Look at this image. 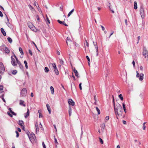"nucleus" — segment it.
<instances>
[{
    "mask_svg": "<svg viewBox=\"0 0 148 148\" xmlns=\"http://www.w3.org/2000/svg\"><path fill=\"white\" fill-rule=\"evenodd\" d=\"M115 113L116 116V118L118 119L117 116H121L123 112L121 106L119 103H116L115 106H114Z\"/></svg>",
    "mask_w": 148,
    "mask_h": 148,
    "instance_id": "1",
    "label": "nucleus"
},
{
    "mask_svg": "<svg viewBox=\"0 0 148 148\" xmlns=\"http://www.w3.org/2000/svg\"><path fill=\"white\" fill-rule=\"evenodd\" d=\"M11 63L14 66H16L19 61L18 58L14 54V56H12L11 57Z\"/></svg>",
    "mask_w": 148,
    "mask_h": 148,
    "instance_id": "2",
    "label": "nucleus"
},
{
    "mask_svg": "<svg viewBox=\"0 0 148 148\" xmlns=\"http://www.w3.org/2000/svg\"><path fill=\"white\" fill-rule=\"evenodd\" d=\"M143 54L145 58H146L148 56V52L145 47H143Z\"/></svg>",
    "mask_w": 148,
    "mask_h": 148,
    "instance_id": "3",
    "label": "nucleus"
},
{
    "mask_svg": "<svg viewBox=\"0 0 148 148\" xmlns=\"http://www.w3.org/2000/svg\"><path fill=\"white\" fill-rule=\"evenodd\" d=\"M0 69L1 71H0V74H2L5 71L4 66L2 62H0Z\"/></svg>",
    "mask_w": 148,
    "mask_h": 148,
    "instance_id": "4",
    "label": "nucleus"
},
{
    "mask_svg": "<svg viewBox=\"0 0 148 148\" xmlns=\"http://www.w3.org/2000/svg\"><path fill=\"white\" fill-rule=\"evenodd\" d=\"M136 77H138L140 81L142 80L143 79V74L141 73L140 74L138 71H136Z\"/></svg>",
    "mask_w": 148,
    "mask_h": 148,
    "instance_id": "5",
    "label": "nucleus"
},
{
    "mask_svg": "<svg viewBox=\"0 0 148 148\" xmlns=\"http://www.w3.org/2000/svg\"><path fill=\"white\" fill-rule=\"evenodd\" d=\"M143 7L142 6L140 8V14L142 18H143L144 17V10Z\"/></svg>",
    "mask_w": 148,
    "mask_h": 148,
    "instance_id": "6",
    "label": "nucleus"
},
{
    "mask_svg": "<svg viewBox=\"0 0 148 148\" xmlns=\"http://www.w3.org/2000/svg\"><path fill=\"white\" fill-rule=\"evenodd\" d=\"M27 90L26 88H23L21 90V95L22 97H24L25 95V94L27 93Z\"/></svg>",
    "mask_w": 148,
    "mask_h": 148,
    "instance_id": "7",
    "label": "nucleus"
},
{
    "mask_svg": "<svg viewBox=\"0 0 148 148\" xmlns=\"http://www.w3.org/2000/svg\"><path fill=\"white\" fill-rule=\"evenodd\" d=\"M68 102L69 105L74 106L75 105L74 102L72 99H69Z\"/></svg>",
    "mask_w": 148,
    "mask_h": 148,
    "instance_id": "8",
    "label": "nucleus"
},
{
    "mask_svg": "<svg viewBox=\"0 0 148 148\" xmlns=\"http://www.w3.org/2000/svg\"><path fill=\"white\" fill-rule=\"evenodd\" d=\"M94 45L95 47V48L96 50V52H97V56H98V47H97V43H96L95 44L94 42H93Z\"/></svg>",
    "mask_w": 148,
    "mask_h": 148,
    "instance_id": "9",
    "label": "nucleus"
},
{
    "mask_svg": "<svg viewBox=\"0 0 148 148\" xmlns=\"http://www.w3.org/2000/svg\"><path fill=\"white\" fill-rule=\"evenodd\" d=\"M71 89L73 93V92H75L76 91V88L75 84H74L73 86L71 84Z\"/></svg>",
    "mask_w": 148,
    "mask_h": 148,
    "instance_id": "10",
    "label": "nucleus"
},
{
    "mask_svg": "<svg viewBox=\"0 0 148 148\" xmlns=\"http://www.w3.org/2000/svg\"><path fill=\"white\" fill-rule=\"evenodd\" d=\"M28 25L29 27L30 28V29L32 30H33L34 29V27H33V25L30 22H29L28 23Z\"/></svg>",
    "mask_w": 148,
    "mask_h": 148,
    "instance_id": "11",
    "label": "nucleus"
},
{
    "mask_svg": "<svg viewBox=\"0 0 148 148\" xmlns=\"http://www.w3.org/2000/svg\"><path fill=\"white\" fill-rule=\"evenodd\" d=\"M3 46L5 47V53L7 54L9 53L10 52L9 49L7 47H5V46Z\"/></svg>",
    "mask_w": 148,
    "mask_h": 148,
    "instance_id": "12",
    "label": "nucleus"
},
{
    "mask_svg": "<svg viewBox=\"0 0 148 148\" xmlns=\"http://www.w3.org/2000/svg\"><path fill=\"white\" fill-rule=\"evenodd\" d=\"M1 31L4 36H6V33L3 28H1Z\"/></svg>",
    "mask_w": 148,
    "mask_h": 148,
    "instance_id": "13",
    "label": "nucleus"
},
{
    "mask_svg": "<svg viewBox=\"0 0 148 148\" xmlns=\"http://www.w3.org/2000/svg\"><path fill=\"white\" fill-rule=\"evenodd\" d=\"M24 101L22 100H20L19 104L20 105L23 106L24 107L25 106V104L24 103Z\"/></svg>",
    "mask_w": 148,
    "mask_h": 148,
    "instance_id": "14",
    "label": "nucleus"
},
{
    "mask_svg": "<svg viewBox=\"0 0 148 148\" xmlns=\"http://www.w3.org/2000/svg\"><path fill=\"white\" fill-rule=\"evenodd\" d=\"M35 127L36 129V132L37 133V131L39 132L38 125L37 123H36L35 124Z\"/></svg>",
    "mask_w": 148,
    "mask_h": 148,
    "instance_id": "15",
    "label": "nucleus"
},
{
    "mask_svg": "<svg viewBox=\"0 0 148 148\" xmlns=\"http://www.w3.org/2000/svg\"><path fill=\"white\" fill-rule=\"evenodd\" d=\"M18 64L20 68L21 69H22V70L23 69V65L21 64V63L19 61V62L18 63Z\"/></svg>",
    "mask_w": 148,
    "mask_h": 148,
    "instance_id": "16",
    "label": "nucleus"
},
{
    "mask_svg": "<svg viewBox=\"0 0 148 148\" xmlns=\"http://www.w3.org/2000/svg\"><path fill=\"white\" fill-rule=\"evenodd\" d=\"M29 109H27V112L26 113V115L25 116V118H27L28 117L29 115Z\"/></svg>",
    "mask_w": 148,
    "mask_h": 148,
    "instance_id": "17",
    "label": "nucleus"
},
{
    "mask_svg": "<svg viewBox=\"0 0 148 148\" xmlns=\"http://www.w3.org/2000/svg\"><path fill=\"white\" fill-rule=\"evenodd\" d=\"M46 106L47 108V109L49 112V114H51V108L48 104H47L46 105Z\"/></svg>",
    "mask_w": 148,
    "mask_h": 148,
    "instance_id": "18",
    "label": "nucleus"
},
{
    "mask_svg": "<svg viewBox=\"0 0 148 148\" xmlns=\"http://www.w3.org/2000/svg\"><path fill=\"white\" fill-rule=\"evenodd\" d=\"M73 72H74L75 74V75L77 77H79L78 76V73L77 71L75 69V68H74L73 69Z\"/></svg>",
    "mask_w": 148,
    "mask_h": 148,
    "instance_id": "19",
    "label": "nucleus"
},
{
    "mask_svg": "<svg viewBox=\"0 0 148 148\" xmlns=\"http://www.w3.org/2000/svg\"><path fill=\"white\" fill-rule=\"evenodd\" d=\"M3 86L2 85H1L0 86V93L3 92Z\"/></svg>",
    "mask_w": 148,
    "mask_h": 148,
    "instance_id": "20",
    "label": "nucleus"
},
{
    "mask_svg": "<svg viewBox=\"0 0 148 148\" xmlns=\"http://www.w3.org/2000/svg\"><path fill=\"white\" fill-rule=\"evenodd\" d=\"M9 110L10 111V112L14 116H16V113L12 111V109L11 108H9Z\"/></svg>",
    "mask_w": 148,
    "mask_h": 148,
    "instance_id": "21",
    "label": "nucleus"
},
{
    "mask_svg": "<svg viewBox=\"0 0 148 148\" xmlns=\"http://www.w3.org/2000/svg\"><path fill=\"white\" fill-rule=\"evenodd\" d=\"M105 127V124L103 123L101 124V130L102 131H103L104 130Z\"/></svg>",
    "mask_w": 148,
    "mask_h": 148,
    "instance_id": "22",
    "label": "nucleus"
},
{
    "mask_svg": "<svg viewBox=\"0 0 148 148\" xmlns=\"http://www.w3.org/2000/svg\"><path fill=\"white\" fill-rule=\"evenodd\" d=\"M50 89L51 90V94L53 95L54 92V89L53 87L52 86H51L50 87Z\"/></svg>",
    "mask_w": 148,
    "mask_h": 148,
    "instance_id": "23",
    "label": "nucleus"
},
{
    "mask_svg": "<svg viewBox=\"0 0 148 148\" xmlns=\"http://www.w3.org/2000/svg\"><path fill=\"white\" fill-rule=\"evenodd\" d=\"M19 124L21 127L24 125V123L22 121H19Z\"/></svg>",
    "mask_w": 148,
    "mask_h": 148,
    "instance_id": "24",
    "label": "nucleus"
},
{
    "mask_svg": "<svg viewBox=\"0 0 148 148\" xmlns=\"http://www.w3.org/2000/svg\"><path fill=\"white\" fill-rule=\"evenodd\" d=\"M134 7L135 10L137 8V4L136 1H134Z\"/></svg>",
    "mask_w": 148,
    "mask_h": 148,
    "instance_id": "25",
    "label": "nucleus"
},
{
    "mask_svg": "<svg viewBox=\"0 0 148 148\" xmlns=\"http://www.w3.org/2000/svg\"><path fill=\"white\" fill-rule=\"evenodd\" d=\"M69 116H71L72 113V109L70 107H69Z\"/></svg>",
    "mask_w": 148,
    "mask_h": 148,
    "instance_id": "26",
    "label": "nucleus"
},
{
    "mask_svg": "<svg viewBox=\"0 0 148 148\" xmlns=\"http://www.w3.org/2000/svg\"><path fill=\"white\" fill-rule=\"evenodd\" d=\"M54 71H55V73L57 75H58L59 74V72L58 71L57 69V68H56L55 69H54Z\"/></svg>",
    "mask_w": 148,
    "mask_h": 148,
    "instance_id": "27",
    "label": "nucleus"
},
{
    "mask_svg": "<svg viewBox=\"0 0 148 148\" xmlns=\"http://www.w3.org/2000/svg\"><path fill=\"white\" fill-rule=\"evenodd\" d=\"M74 9H73L68 14V16L69 17L72 13L74 12Z\"/></svg>",
    "mask_w": 148,
    "mask_h": 148,
    "instance_id": "28",
    "label": "nucleus"
},
{
    "mask_svg": "<svg viewBox=\"0 0 148 148\" xmlns=\"http://www.w3.org/2000/svg\"><path fill=\"white\" fill-rule=\"evenodd\" d=\"M19 51L20 52L21 54L22 55H23L24 53L23 51V50H22V48L21 47H19Z\"/></svg>",
    "mask_w": 148,
    "mask_h": 148,
    "instance_id": "29",
    "label": "nucleus"
},
{
    "mask_svg": "<svg viewBox=\"0 0 148 148\" xmlns=\"http://www.w3.org/2000/svg\"><path fill=\"white\" fill-rule=\"evenodd\" d=\"M44 70L45 72L47 73L49 71V69L47 67H45V68Z\"/></svg>",
    "mask_w": 148,
    "mask_h": 148,
    "instance_id": "30",
    "label": "nucleus"
},
{
    "mask_svg": "<svg viewBox=\"0 0 148 148\" xmlns=\"http://www.w3.org/2000/svg\"><path fill=\"white\" fill-rule=\"evenodd\" d=\"M28 7L32 11H34L35 10L34 8L30 5H29Z\"/></svg>",
    "mask_w": 148,
    "mask_h": 148,
    "instance_id": "31",
    "label": "nucleus"
},
{
    "mask_svg": "<svg viewBox=\"0 0 148 148\" xmlns=\"http://www.w3.org/2000/svg\"><path fill=\"white\" fill-rule=\"evenodd\" d=\"M94 99L95 101V102H94V104L96 105L97 104V99L96 97V96H94Z\"/></svg>",
    "mask_w": 148,
    "mask_h": 148,
    "instance_id": "32",
    "label": "nucleus"
},
{
    "mask_svg": "<svg viewBox=\"0 0 148 148\" xmlns=\"http://www.w3.org/2000/svg\"><path fill=\"white\" fill-rule=\"evenodd\" d=\"M24 64H25L26 68L27 69H28V66H27V61L26 60H25L24 61Z\"/></svg>",
    "mask_w": 148,
    "mask_h": 148,
    "instance_id": "33",
    "label": "nucleus"
},
{
    "mask_svg": "<svg viewBox=\"0 0 148 148\" xmlns=\"http://www.w3.org/2000/svg\"><path fill=\"white\" fill-rule=\"evenodd\" d=\"M68 41H69L72 42V41H71V40H70V39L69 38L67 37V40L66 41V43L68 45Z\"/></svg>",
    "mask_w": 148,
    "mask_h": 148,
    "instance_id": "34",
    "label": "nucleus"
},
{
    "mask_svg": "<svg viewBox=\"0 0 148 148\" xmlns=\"http://www.w3.org/2000/svg\"><path fill=\"white\" fill-rule=\"evenodd\" d=\"M8 42L10 43H11L12 42V39L10 37H8Z\"/></svg>",
    "mask_w": 148,
    "mask_h": 148,
    "instance_id": "35",
    "label": "nucleus"
},
{
    "mask_svg": "<svg viewBox=\"0 0 148 148\" xmlns=\"http://www.w3.org/2000/svg\"><path fill=\"white\" fill-rule=\"evenodd\" d=\"M96 109L98 112V113L99 114H100V112L99 109V108L97 107H96Z\"/></svg>",
    "mask_w": 148,
    "mask_h": 148,
    "instance_id": "36",
    "label": "nucleus"
},
{
    "mask_svg": "<svg viewBox=\"0 0 148 148\" xmlns=\"http://www.w3.org/2000/svg\"><path fill=\"white\" fill-rule=\"evenodd\" d=\"M119 97L121 100H123V97L122 96V95L121 94H120L119 96Z\"/></svg>",
    "mask_w": 148,
    "mask_h": 148,
    "instance_id": "37",
    "label": "nucleus"
},
{
    "mask_svg": "<svg viewBox=\"0 0 148 148\" xmlns=\"http://www.w3.org/2000/svg\"><path fill=\"white\" fill-rule=\"evenodd\" d=\"M3 96H4V94H3L2 95H1L0 96V97H1L2 98V99L3 100V101L4 102H5V99L4 98Z\"/></svg>",
    "mask_w": 148,
    "mask_h": 148,
    "instance_id": "38",
    "label": "nucleus"
},
{
    "mask_svg": "<svg viewBox=\"0 0 148 148\" xmlns=\"http://www.w3.org/2000/svg\"><path fill=\"white\" fill-rule=\"evenodd\" d=\"M52 66L53 67V68L54 69H55L56 68H57L56 65L55 63H53L52 64Z\"/></svg>",
    "mask_w": 148,
    "mask_h": 148,
    "instance_id": "39",
    "label": "nucleus"
},
{
    "mask_svg": "<svg viewBox=\"0 0 148 148\" xmlns=\"http://www.w3.org/2000/svg\"><path fill=\"white\" fill-rule=\"evenodd\" d=\"M60 63L61 64H63L64 63V61L62 60V59H59Z\"/></svg>",
    "mask_w": 148,
    "mask_h": 148,
    "instance_id": "40",
    "label": "nucleus"
},
{
    "mask_svg": "<svg viewBox=\"0 0 148 148\" xmlns=\"http://www.w3.org/2000/svg\"><path fill=\"white\" fill-rule=\"evenodd\" d=\"M17 73V71L16 70H13V71L12 72V74H14V75H15Z\"/></svg>",
    "mask_w": 148,
    "mask_h": 148,
    "instance_id": "41",
    "label": "nucleus"
},
{
    "mask_svg": "<svg viewBox=\"0 0 148 148\" xmlns=\"http://www.w3.org/2000/svg\"><path fill=\"white\" fill-rule=\"evenodd\" d=\"M109 118V117L108 116H107L105 118V121H107L108 120Z\"/></svg>",
    "mask_w": 148,
    "mask_h": 148,
    "instance_id": "42",
    "label": "nucleus"
},
{
    "mask_svg": "<svg viewBox=\"0 0 148 148\" xmlns=\"http://www.w3.org/2000/svg\"><path fill=\"white\" fill-rule=\"evenodd\" d=\"M146 123V122H144L143 123V130H145L146 128V126H145V124Z\"/></svg>",
    "mask_w": 148,
    "mask_h": 148,
    "instance_id": "43",
    "label": "nucleus"
},
{
    "mask_svg": "<svg viewBox=\"0 0 148 148\" xmlns=\"http://www.w3.org/2000/svg\"><path fill=\"white\" fill-rule=\"evenodd\" d=\"M99 139L100 141L101 144H103V141L102 139L100 138H99Z\"/></svg>",
    "mask_w": 148,
    "mask_h": 148,
    "instance_id": "44",
    "label": "nucleus"
},
{
    "mask_svg": "<svg viewBox=\"0 0 148 148\" xmlns=\"http://www.w3.org/2000/svg\"><path fill=\"white\" fill-rule=\"evenodd\" d=\"M46 20L48 22L49 24L50 23V21L49 20V18L47 17V16H46Z\"/></svg>",
    "mask_w": 148,
    "mask_h": 148,
    "instance_id": "45",
    "label": "nucleus"
},
{
    "mask_svg": "<svg viewBox=\"0 0 148 148\" xmlns=\"http://www.w3.org/2000/svg\"><path fill=\"white\" fill-rule=\"evenodd\" d=\"M81 85H82V83H80L79 84V88L80 90H82V87Z\"/></svg>",
    "mask_w": 148,
    "mask_h": 148,
    "instance_id": "46",
    "label": "nucleus"
},
{
    "mask_svg": "<svg viewBox=\"0 0 148 148\" xmlns=\"http://www.w3.org/2000/svg\"><path fill=\"white\" fill-rule=\"evenodd\" d=\"M15 132L16 133V137L17 138L18 137V136H19V133H18V132L17 131H15Z\"/></svg>",
    "mask_w": 148,
    "mask_h": 148,
    "instance_id": "47",
    "label": "nucleus"
},
{
    "mask_svg": "<svg viewBox=\"0 0 148 148\" xmlns=\"http://www.w3.org/2000/svg\"><path fill=\"white\" fill-rule=\"evenodd\" d=\"M7 114H8L11 117H12V114H11L9 112H7Z\"/></svg>",
    "mask_w": 148,
    "mask_h": 148,
    "instance_id": "48",
    "label": "nucleus"
},
{
    "mask_svg": "<svg viewBox=\"0 0 148 148\" xmlns=\"http://www.w3.org/2000/svg\"><path fill=\"white\" fill-rule=\"evenodd\" d=\"M29 53L31 55V56L32 55V54H33L32 53V51L31 50L29 49Z\"/></svg>",
    "mask_w": 148,
    "mask_h": 148,
    "instance_id": "49",
    "label": "nucleus"
},
{
    "mask_svg": "<svg viewBox=\"0 0 148 148\" xmlns=\"http://www.w3.org/2000/svg\"><path fill=\"white\" fill-rule=\"evenodd\" d=\"M42 146L43 147V148H46V146L45 145V143L44 142H43L42 143Z\"/></svg>",
    "mask_w": 148,
    "mask_h": 148,
    "instance_id": "50",
    "label": "nucleus"
},
{
    "mask_svg": "<svg viewBox=\"0 0 148 148\" xmlns=\"http://www.w3.org/2000/svg\"><path fill=\"white\" fill-rule=\"evenodd\" d=\"M36 17L38 21H39L40 20V18L38 15H36Z\"/></svg>",
    "mask_w": 148,
    "mask_h": 148,
    "instance_id": "51",
    "label": "nucleus"
},
{
    "mask_svg": "<svg viewBox=\"0 0 148 148\" xmlns=\"http://www.w3.org/2000/svg\"><path fill=\"white\" fill-rule=\"evenodd\" d=\"M58 22L60 24H62L63 22L59 20H58Z\"/></svg>",
    "mask_w": 148,
    "mask_h": 148,
    "instance_id": "52",
    "label": "nucleus"
},
{
    "mask_svg": "<svg viewBox=\"0 0 148 148\" xmlns=\"http://www.w3.org/2000/svg\"><path fill=\"white\" fill-rule=\"evenodd\" d=\"M86 45L87 47H89V45L88 43L87 42V41L86 40Z\"/></svg>",
    "mask_w": 148,
    "mask_h": 148,
    "instance_id": "53",
    "label": "nucleus"
},
{
    "mask_svg": "<svg viewBox=\"0 0 148 148\" xmlns=\"http://www.w3.org/2000/svg\"><path fill=\"white\" fill-rule=\"evenodd\" d=\"M32 137H33V139H34V138H36L35 136L34 133H33V134H32Z\"/></svg>",
    "mask_w": 148,
    "mask_h": 148,
    "instance_id": "54",
    "label": "nucleus"
},
{
    "mask_svg": "<svg viewBox=\"0 0 148 148\" xmlns=\"http://www.w3.org/2000/svg\"><path fill=\"white\" fill-rule=\"evenodd\" d=\"M27 136H28L29 139V140H31V138L29 136V132H28V133H27Z\"/></svg>",
    "mask_w": 148,
    "mask_h": 148,
    "instance_id": "55",
    "label": "nucleus"
},
{
    "mask_svg": "<svg viewBox=\"0 0 148 148\" xmlns=\"http://www.w3.org/2000/svg\"><path fill=\"white\" fill-rule=\"evenodd\" d=\"M122 105H123V109H125L126 108H125V104L124 103H122Z\"/></svg>",
    "mask_w": 148,
    "mask_h": 148,
    "instance_id": "56",
    "label": "nucleus"
},
{
    "mask_svg": "<svg viewBox=\"0 0 148 148\" xmlns=\"http://www.w3.org/2000/svg\"><path fill=\"white\" fill-rule=\"evenodd\" d=\"M32 42L34 44V45L35 47L36 48L38 49V48H37V46H36V44H35V43L33 41Z\"/></svg>",
    "mask_w": 148,
    "mask_h": 148,
    "instance_id": "57",
    "label": "nucleus"
},
{
    "mask_svg": "<svg viewBox=\"0 0 148 148\" xmlns=\"http://www.w3.org/2000/svg\"><path fill=\"white\" fill-rule=\"evenodd\" d=\"M86 58L88 60V62H90V60L89 58V57L88 56H86Z\"/></svg>",
    "mask_w": 148,
    "mask_h": 148,
    "instance_id": "58",
    "label": "nucleus"
},
{
    "mask_svg": "<svg viewBox=\"0 0 148 148\" xmlns=\"http://www.w3.org/2000/svg\"><path fill=\"white\" fill-rule=\"evenodd\" d=\"M112 97H113V100L114 106H115V104L114 100V99L113 96H112Z\"/></svg>",
    "mask_w": 148,
    "mask_h": 148,
    "instance_id": "59",
    "label": "nucleus"
},
{
    "mask_svg": "<svg viewBox=\"0 0 148 148\" xmlns=\"http://www.w3.org/2000/svg\"><path fill=\"white\" fill-rule=\"evenodd\" d=\"M109 8H110V10H111L112 12V13H114V11L113 10H112L111 9V8H110V5L109 6Z\"/></svg>",
    "mask_w": 148,
    "mask_h": 148,
    "instance_id": "60",
    "label": "nucleus"
},
{
    "mask_svg": "<svg viewBox=\"0 0 148 148\" xmlns=\"http://www.w3.org/2000/svg\"><path fill=\"white\" fill-rule=\"evenodd\" d=\"M0 16L1 17H2L3 16V14L1 11H0Z\"/></svg>",
    "mask_w": 148,
    "mask_h": 148,
    "instance_id": "61",
    "label": "nucleus"
},
{
    "mask_svg": "<svg viewBox=\"0 0 148 148\" xmlns=\"http://www.w3.org/2000/svg\"><path fill=\"white\" fill-rule=\"evenodd\" d=\"M21 127L22 129L24 131H25V128L24 125H23V126H21Z\"/></svg>",
    "mask_w": 148,
    "mask_h": 148,
    "instance_id": "62",
    "label": "nucleus"
},
{
    "mask_svg": "<svg viewBox=\"0 0 148 148\" xmlns=\"http://www.w3.org/2000/svg\"><path fill=\"white\" fill-rule=\"evenodd\" d=\"M101 27L102 28V30L103 31H104L105 30V28L104 27H103V26L101 25Z\"/></svg>",
    "mask_w": 148,
    "mask_h": 148,
    "instance_id": "63",
    "label": "nucleus"
},
{
    "mask_svg": "<svg viewBox=\"0 0 148 148\" xmlns=\"http://www.w3.org/2000/svg\"><path fill=\"white\" fill-rule=\"evenodd\" d=\"M123 122L124 124H126V122L125 121L123 120Z\"/></svg>",
    "mask_w": 148,
    "mask_h": 148,
    "instance_id": "64",
    "label": "nucleus"
}]
</instances>
